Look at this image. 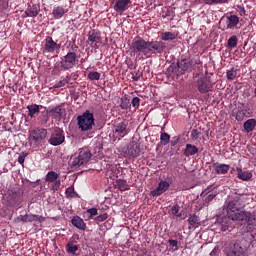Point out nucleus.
Returning <instances> with one entry per match:
<instances>
[{
	"label": "nucleus",
	"mask_w": 256,
	"mask_h": 256,
	"mask_svg": "<svg viewBox=\"0 0 256 256\" xmlns=\"http://www.w3.org/2000/svg\"><path fill=\"white\" fill-rule=\"evenodd\" d=\"M245 201H247L245 195L236 194L225 201L224 209L231 221L253 227L256 225V213L243 210L245 209Z\"/></svg>",
	"instance_id": "f257e3e1"
},
{
	"label": "nucleus",
	"mask_w": 256,
	"mask_h": 256,
	"mask_svg": "<svg viewBox=\"0 0 256 256\" xmlns=\"http://www.w3.org/2000/svg\"><path fill=\"white\" fill-rule=\"evenodd\" d=\"M255 236L251 231L237 236L229 245L227 256H245Z\"/></svg>",
	"instance_id": "f03ea898"
},
{
	"label": "nucleus",
	"mask_w": 256,
	"mask_h": 256,
	"mask_svg": "<svg viewBox=\"0 0 256 256\" xmlns=\"http://www.w3.org/2000/svg\"><path fill=\"white\" fill-rule=\"evenodd\" d=\"M76 121L78 128L84 133L85 131H91L95 127V115L89 110L77 116Z\"/></svg>",
	"instance_id": "7ed1b4c3"
},
{
	"label": "nucleus",
	"mask_w": 256,
	"mask_h": 256,
	"mask_svg": "<svg viewBox=\"0 0 256 256\" xmlns=\"http://www.w3.org/2000/svg\"><path fill=\"white\" fill-rule=\"evenodd\" d=\"M91 157H93V154H91V150H89V148L79 149V152L75 153L71 157L72 167H75L77 169V167L87 165Z\"/></svg>",
	"instance_id": "20e7f679"
},
{
	"label": "nucleus",
	"mask_w": 256,
	"mask_h": 256,
	"mask_svg": "<svg viewBox=\"0 0 256 256\" xmlns=\"http://www.w3.org/2000/svg\"><path fill=\"white\" fill-rule=\"evenodd\" d=\"M130 49L134 55H144L147 57L148 55V41H145V39L141 37H135L132 40V43L130 45Z\"/></svg>",
	"instance_id": "39448f33"
},
{
	"label": "nucleus",
	"mask_w": 256,
	"mask_h": 256,
	"mask_svg": "<svg viewBox=\"0 0 256 256\" xmlns=\"http://www.w3.org/2000/svg\"><path fill=\"white\" fill-rule=\"evenodd\" d=\"M78 61L77 53L68 52L60 61V66L64 71H69V69H73L77 65Z\"/></svg>",
	"instance_id": "423d86ee"
},
{
	"label": "nucleus",
	"mask_w": 256,
	"mask_h": 256,
	"mask_svg": "<svg viewBox=\"0 0 256 256\" xmlns=\"http://www.w3.org/2000/svg\"><path fill=\"white\" fill-rule=\"evenodd\" d=\"M47 137V129L45 128H35L30 131L29 141L31 145H39V143L45 141Z\"/></svg>",
	"instance_id": "0eeeda50"
},
{
	"label": "nucleus",
	"mask_w": 256,
	"mask_h": 256,
	"mask_svg": "<svg viewBox=\"0 0 256 256\" xmlns=\"http://www.w3.org/2000/svg\"><path fill=\"white\" fill-rule=\"evenodd\" d=\"M48 143H50V145H53V147L63 145V143H65V132H63L61 128H56L52 132Z\"/></svg>",
	"instance_id": "6e6552de"
},
{
	"label": "nucleus",
	"mask_w": 256,
	"mask_h": 256,
	"mask_svg": "<svg viewBox=\"0 0 256 256\" xmlns=\"http://www.w3.org/2000/svg\"><path fill=\"white\" fill-rule=\"evenodd\" d=\"M167 49V45L163 41H148V55L161 54Z\"/></svg>",
	"instance_id": "1a4fd4ad"
},
{
	"label": "nucleus",
	"mask_w": 256,
	"mask_h": 256,
	"mask_svg": "<svg viewBox=\"0 0 256 256\" xmlns=\"http://www.w3.org/2000/svg\"><path fill=\"white\" fill-rule=\"evenodd\" d=\"M176 67L178 68V75H185L193 71V60L182 59L177 62Z\"/></svg>",
	"instance_id": "9d476101"
},
{
	"label": "nucleus",
	"mask_w": 256,
	"mask_h": 256,
	"mask_svg": "<svg viewBox=\"0 0 256 256\" xmlns=\"http://www.w3.org/2000/svg\"><path fill=\"white\" fill-rule=\"evenodd\" d=\"M47 115L56 121H61V119L65 117V109H63L62 105H58L56 107L50 108L49 111H47Z\"/></svg>",
	"instance_id": "9b49d317"
},
{
	"label": "nucleus",
	"mask_w": 256,
	"mask_h": 256,
	"mask_svg": "<svg viewBox=\"0 0 256 256\" xmlns=\"http://www.w3.org/2000/svg\"><path fill=\"white\" fill-rule=\"evenodd\" d=\"M112 3L116 13H125L131 7V0H114Z\"/></svg>",
	"instance_id": "f8f14e48"
},
{
	"label": "nucleus",
	"mask_w": 256,
	"mask_h": 256,
	"mask_svg": "<svg viewBox=\"0 0 256 256\" xmlns=\"http://www.w3.org/2000/svg\"><path fill=\"white\" fill-rule=\"evenodd\" d=\"M197 88L199 93H209V91L213 90V84L207 78H200L197 81Z\"/></svg>",
	"instance_id": "ddd939ff"
},
{
	"label": "nucleus",
	"mask_w": 256,
	"mask_h": 256,
	"mask_svg": "<svg viewBox=\"0 0 256 256\" xmlns=\"http://www.w3.org/2000/svg\"><path fill=\"white\" fill-rule=\"evenodd\" d=\"M141 155V146L137 142H132L128 146V150L124 152V157H139Z\"/></svg>",
	"instance_id": "4468645a"
},
{
	"label": "nucleus",
	"mask_w": 256,
	"mask_h": 256,
	"mask_svg": "<svg viewBox=\"0 0 256 256\" xmlns=\"http://www.w3.org/2000/svg\"><path fill=\"white\" fill-rule=\"evenodd\" d=\"M200 196L202 198L203 205L207 207L209 205V202L213 201V199L217 197V192L211 190V187H208L201 193Z\"/></svg>",
	"instance_id": "2eb2a0df"
},
{
	"label": "nucleus",
	"mask_w": 256,
	"mask_h": 256,
	"mask_svg": "<svg viewBox=\"0 0 256 256\" xmlns=\"http://www.w3.org/2000/svg\"><path fill=\"white\" fill-rule=\"evenodd\" d=\"M59 48H60L59 44L53 41V38L51 36L46 37L43 53H55V50Z\"/></svg>",
	"instance_id": "dca6fc26"
},
{
	"label": "nucleus",
	"mask_w": 256,
	"mask_h": 256,
	"mask_svg": "<svg viewBox=\"0 0 256 256\" xmlns=\"http://www.w3.org/2000/svg\"><path fill=\"white\" fill-rule=\"evenodd\" d=\"M170 187L169 182L167 181H160L157 188L151 191L152 197H159V195H163L165 191H167Z\"/></svg>",
	"instance_id": "f3484780"
},
{
	"label": "nucleus",
	"mask_w": 256,
	"mask_h": 256,
	"mask_svg": "<svg viewBox=\"0 0 256 256\" xmlns=\"http://www.w3.org/2000/svg\"><path fill=\"white\" fill-rule=\"evenodd\" d=\"M114 133L119 135L120 137H125V135L129 134V131L127 130V123L121 122L114 126Z\"/></svg>",
	"instance_id": "a211bd4d"
},
{
	"label": "nucleus",
	"mask_w": 256,
	"mask_h": 256,
	"mask_svg": "<svg viewBox=\"0 0 256 256\" xmlns=\"http://www.w3.org/2000/svg\"><path fill=\"white\" fill-rule=\"evenodd\" d=\"M213 167L214 171H216L218 175H227V173H229V169H231V166L227 164H219V162L214 163Z\"/></svg>",
	"instance_id": "6ab92c4d"
},
{
	"label": "nucleus",
	"mask_w": 256,
	"mask_h": 256,
	"mask_svg": "<svg viewBox=\"0 0 256 256\" xmlns=\"http://www.w3.org/2000/svg\"><path fill=\"white\" fill-rule=\"evenodd\" d=\"M88 41L93 45V43H101V32L96 30H91L88 33Z\"/></svg>",
	"instance_id": "aec40b11"
},
{
	"label": "nucleus",
	"mask_w": 256,
	"mask_h": 256,
	"mask_svg": "<svg viewBox=\"0 0 256 256\" xmlns=\"http://www.w3.org/2000/svg\"><path fill=\"white\" fill-rule=\"evenodd\" d=\"M71 223L74 227L80 229V231H85V229H87V225L79 216H74L71 220Z\"/></svg>",
	"instance_id": "412c9836"
},
{
	"label": "nucleus",
	"mask_w": 256,
	"mask_h": 256,
	"mask_svg": "<svg viewBox=\"0 0 256 256\" xmlns=\"http://www.w3.org/2000/svg\"><path fill=\"white\" fill-rule=\"evenodd\" d=\"M28 109V117H31L33 119L35 115H39V111L43 109V106L37 105V104H31L27 106Z\"/></svg>",
	"instance_id": "4be33fe9"
},
{
	"label": "nucleus",
	"mask_w": 256,
	"mask_h": 256,
	"mask_svg": "<svg viewBox=\"0 0 256 256\" xmlns=\"http://www.w3.org/2000/svg\"><path fill=\"white\" fill-rule=\"evenodd\" d=\"M226 25L227 29H235L239 25V17L237 15L227 16Z\"/></svg>",
	"instance_id": "5701e85b"
},
{
	"label": "nucleus",
	"mask_w": 256,
	"mask_h": 256,
	"mask_svg": "<svg viewBox=\"0 0 256 256\" xmlns=\"http://www.w3.org/2000/svg\"><path fill=\"white\" fill-rule=\"evenodd\" d=\"M199 153V148L192 144H187L186 148L184 149L183 155L185 157H192V155H197Z\"/></svg>",
	"instance_id": "b1692460"
},
{
	"label": "nucleus",
	"mask_w": 256,
	"mask_h": 256,
	"mask_svg": "<svg viewBox=\"0 0 256 256\" xmlns=\"http://www.w3.org/2000/svg\"><path fill=\"white\" fill-rule=\"evenodd\" d=\"M19 219L23 223H33V221H41V218L39 216L33 214L20 215Z\"/></svg>",
	"instance_id": "393cba45"
},
{
	"label": "nucleus",
	"mask_w": 256,
	"mask_h": 256,
	"mask_svg": "<svg viewBox=\"0 0 256 256\" xmlns=\"http://www.w3.org/2000/svg\"><path fill=\"white\" fill-rule=\"evenodd\" d=\"M236 171L238 173V179H241L242 181H249L251 177H253V174L249 171H243V169L237 167Z\"/></svg>",
	"instance_id": "a878e982"
},
{
	"label": "nucleus",
	"mask_w": 256,
	"mask_h": 256,
	"mask_svg": "<svg viewBox=\"0 0 256 256\" xmlns=\"http://www.w3.org/2000/svg\"><path fill=\"white\" fill-rule=\"evenodd\" d=\"M10 203L13 207H19L21 203H23V197H21L17 192H12Z\"/></svg>",
	"instance_id": "bb28decb"
},
{
	"label": "nucleus",
	"mask_w": 256,
	"mask_h": 256,
	"mask_svg": "<svg viewBox=\"0 0 256 256\" xmlns=\"http://www.w3.org/2000/svg\"><path fill=\"white\" fill-rule=\"evenodd\" d=\"M25 15L26 17H37L39 15V7L37 5L28 6Z\"/></svg>",
	"instance_id": "cd10ccee"
},
{
	"label": "nucleus",
	"mask_w": 256,
	"mask_h": 256,
	"mask_svg": "<svg viewBox=\"0 0 256 256\" xmlns=\"http://www.w3.org/2000/svg\"><path fill=\"white\" fill-rule=\"evenodd\" d=\"M65 13H67V10H65V8H63V6H57L52 11V15H53L54 19H61V17H63V15H65Z\"/></svg>",
	"instance_id": "c85d7f7f"
},
{
	"label": "nucleus",
	"mask_w": 256,
	"mask_h": 256,
	"mask_svg": "<svg viewBox=\"0 0 256 256\" xmlns=\"http://www.w3.org/2000/svg\"><path fill=\"white\" fill-rule=\"evenodd\" d=\"M229 227H231V218L225 216L220 220V229L221 231H229Z\"/></svg>",
	"instance_id": "c756f323"
},
{
	"label": "nucleus",
	"mask_w": 256,
	"mask_h": 256,
	"mask_svg": "<svg viewBox=\"0 0 256 256\" xmlns=\"http://www.w3.org/2000/svg\"><path fill=\"white\" fill-rule=\"evenodd\" d=\"M244 130L246 131V133H251V131H253L256 127V120L251 118V119H248L244 125Z\"/></svg>",
	"instance_id": "7c9ffc66"
},
{
	"label": "nucleus",
	"mask_w": 256,
	"mask_h": 256,
	"mask_svg": "<svg viewBox=\"0 0 256 256\" xmlns=\"http://www.w3.org/2000/svg\"><path fill=\"white\" fill-rule=\"evenodd\" d=\"M57 179H59V174L55 171H50L45 176L46 183H54Z\"/></svg>",
	"instance_id": "2f4dec72"
},
{
	"label": "nucleus",
	"mask_w": 256,
	"mask_h": 256,
	"mask_svg": "<svg viewBox=\"0 0 256 256\" xmlns=\"http://www.w3.org/2000/svg\"><path fill=\"white\" fill-rule=\"evenodd\" d=\"M189 229H197L199 227V218L197 215H191L188 218Z\"/></svg>",
	"instance_id": "473e14b6"
},
{
	"label": "nucleus",
	"mask_w": 256,
	"mask_h": 256,
	"mask_svg": "<svg viewBox=\"0 0 256 256\" xmlns=\"http://www.w3.org/2000/svg\"><path fill=\"white\" fill-rule=\"evenodd\" d=\"M167 77H173V75L179 76V70L177 68V64H171L166 70Z\"/></svg>",
	"instance_id": "72a5a7b5"
},
{
	"label": "nucleus",
	"mask_w": 256,
	"mask_h": 256,
	"mask_svg": "<svg viewBox=\"0 0 256 256\" xmlns=\"http://www.w3.org/2000/svg\"><path fill=\"white\" fill-rule=\"evenodd\" d=\"M237 43H239V39L237 38V36H231L227 41L228 49H235V47H237Z\"/></svg>",
	"instance_id": "f704fd0d"
},
{
	"label": "nucleus",
	"mask_w": 256,
	"mask_h": 256,
	"mask_svg": "<svg viewBox=\"0 0 256 256\" xmlns=\"http://www.w3.org/2000/svg\"><path fill=\"white\" fill-rule=\"evenodd\" d=\"M177 35H175V33L173 32H163L161 34V39L162 41H173L174 39H176Z\"/></svg>",
	"instance_id": "c9c22d12"
},
{
	"label": "nucleus",
	"mask_w": 256,
	"mask_h": 256,
	"mask_svg": "<svg viewBox=\"0 0 256 256\" xmlns=\"http://www.w3.org/2000/svg\"><path fill=\"white\" fill-rule=\"evenodd\" d=\"M66 251H67V253H70L71 255H75V253H77V251H79V246L74 245L73 242H69L66 245Z\"/></svg>",
	"instance_id": "e433bc0d"
},
{
	"label": "nucleus",
	"mask_w": 256,
	"mask_h": 256,
	"mask_svg": "<svg viewBox=\"0 0 256 256\" xmlns=\"http://www.w3.org/2000/svg\"><path fill=\"white\" fill-rule=\"evenodd\" d=\"M229 0H199V3H205V5H221L227 3Z\"/></svg>",
	"instance_id": "4c0bfd02"
},
{
	"label": "nucleus",
	"mask_w": 256,
	"mask_h": 256,
	"mask_svg": "<svg viewBox=\"0 0 256 256\" xmlns=\"http://www.w3.org/2000/svg\"><path fill=\"white\" fill-rule=\"evenodd\" d=\"M116 183L120 191H129V184H127V181L118 179Z\"/></svg>",
	"instance_id": "58836bf2"
},
{
	"label": "nucleus",
	"mask_w": 256,
	"mask_h": 256,
	"mask_svg": "<svg viewBox=\"0 0 256 256\" xmlns=\"http://www.w3.org/2000/svg\"><path fill=\"white\" fill-rule=\"evenodd\" d=\"M71 81V77L70 76H66L63 80H60L58 83H56L54 85L55 89H59L61 87H65V85L69 84V82Z\"/></svg>",
	"instance_id": "ea45409f"
},
{
	"label": "nucleus",
	"mask_w": 256,
	"mask_h": 256,
	"mask_svg": "<svg viewBox=\"0 0 256 256\" xmlns=\"http://www.w3.org/2000/svg\"><path fill=\"white\" fill-rule=\"evenodd\" d=\"M169 141H171V136L167 132H163L160 136L161 145H169Z\"/></svg>",
	"instance_id": "a19ab883"
},
{
	"label": "nucleus",
	"mask_w": 256,
	"mask_h": 256,
	"mask_svg": "<svg viewBox=\"0 0 256 256\" xmlns=\"http://www.w3.org/2000/svg\"><path fill=\"white\" fill-rule=\"evenodd\" d=\"M226 77L228 81H233L235 77H237V70L235 68H232L226 72Z\"/></svg>",
	"instance_id": "79ce46f5"
},
{
	"label": "nucleus",
	"mask_w": 256,
	"mask_h": 256,
	"mask_svg": "<svg viewBox=\"0 0 256 256\" xmlns=\"http://www.w3.org/2000/svg\"><path fill=\"white\" fill-rule=\"evenodd\" d=\"M88 79H90V81H99V79H101V73H99V72H90L88 74Z\"/></svg>",
	"instance_id": "37998d69"
},
{
	"label": "nucleus",
	"mask_w": 256,
	"mask_h": 256,
	"mask_svg": "<svg viewBox=\"0 0 256 256\" xmlns=\"http://www.w3.org/2000/svg\"><path fill=\"white\" fill-rule=\"evenodd\" d=\"M109 217V215H107V213H103L100 214L99 216H97L94 221H96V223H103V221H107V218Z\"/></svg>",
	"instance_id": "c03bdc74"
},
{
	"label": "nucleus",
	"mask_w": 256,
	"mask_h": 256,
	"mask_svg": "<svg viewBox=\"0 0 256 256\" xmlns=\"http://www.w3.org/2000/svg\"><path fill=\"white\" fill-rule=\"evenodd\" d=\"M65 194L68 199H73V197H75V190L73 188L69 187L66 189Z\"/></svg>",
	"instance_id": "a18cd8bd"
},
{
	"label": "nucleus",
	"mask_w": 256,
	"mask_h": 256,
	"mask_svg": "<svg viewBox=\"0 0 256 256\" xmlns=\"http://www.w3.org/2000/svg\"><path fill=\"white\" fill-rule=\"evenodd\" d=\"M140 103L141 99L139 97H134L131 101L132 107H134V109H139Z\"/></svg>",
	"instance_id": "49530a36"
},
{
	"label": "nucleus",
	"mask_w": 256,
	"mask_h": 256,
	"mask_svg": "<svg viewBox=\"0 0 256 256\" xmlns=\"http://www.w3.org/2000/svg\"><path fill=\"white\" fill-rule=\"evenodd\" d=\"M162 17L165 19L167 17H171V13H173V10H171L170 8L165 7L162 11Z\"/></svg>",
	"instance_id": "de8ad7c7"
},
{
	"label": "nucleus",
	"mask_w": 256,
	"mask_h": 256,
	"mask_svg": "<svg viewBox=\"0 0 256 256\" xmlns=\"http://www.w3.org/2000/svg\"><path fill=\"white\" fill-rule=\"evenodd\" d=\"M59 187H61V180H55L52 182V191H59Z\"/></svg>",
	"instance_id": "09e8293b"
},
{
	"label": "nucleus",
	"mask_w": 256,
	"mask_h": 256,
	"mask_svg": "<svg viewBox=\"0 0 256 256\" xmlns=\"http://www.w3.org/2000/svg\"><path fill=\"white\" fill-rule=\"evenodd\" d=\"M86 213L89 215V217H95V215H98L97 208H90L86 211Z\"/></svg>",
	"instance_id": "8fccbe9b"
},
{
	"label": "nucleus",
	"mask_w": 256,
	"mask_h": 256,
	"mask_svg": "<svg viewBox=\"0 0 256 256\" xmlns=\"http://www.w3.org/2000/svg\"><path fill=\"white\" fill-rule=\"evenodd\" d=\"M39 120L43 125L47 124V122L49 121V114H47L46 112L45 115L39 116Z\"/></svg>",
	"instance_id": "3c124183"
},
{
	"label": "nucleus",
	"mask_w": 256,
	"mask_h": 256,
	"mask_svg": "<svg viewBox=\"0 0 256 256\" xmlns=\"http://www.w3.org/2000/svg\"><path fill=\"white\" fill-rule=\"evenodd\" d=\"M171 211H172V215H176L177 217H181V215L178 214L179 213V205H177V204L174 205L172 207Z\"/></svg>",
	"instance_id": "603ef678"
},
{
	"label": "nucleus",
	"mask_w": 256,
	"mask_h": 256,
	"mask_svg": "<svg viewBox=\"0 0 256 256\" xmlns=\"http://www.w3.org/2000/svg\"><path fill=\"white\" fill-rule=\"evenodd\" d=\"M243 117H245L244 111H238L236 113V121H243Z\"/></svg>",
	"instance_id": "864d4df0"
},
{
	"label": "nucleus",
	"mask_w": 256,
	"mask_h": 256,
	"mask_svg": "<svg viewBox=\"0 0 256 256\" xmlns=\"http://www.w3.org/2000/svg\"><path fill=\"white\" fill-rule=\"evenodd\" d=\"M168 243H169V245H171V247H176V250L178 249V243H179V242H177V240H172V239H170V240L168 241Z\"/></svg>",
	"instance_id": "5fc2aeb1"
},
{
	"label": "nucleus",
	"mask_w": 256,
	"mask_h": 256,
	"mask_svg": "<svg viewBox=\"0 0 256 256\" xmlns=\"http://www.w3.org/2000/svg\"><path fill=\"white\" fill-rule=\"evenodd\" d=\"M191 135L193 139H197L199 137V131L197 129H193Z\"/></svg>",
	"instance_id": "6e6d98bb"
},
{
	"label": "nucleus",
	"mask_w": 256,
	"mask_h": 256,
	"mask_svg": "<svg viewBox=\"0 0 256 256\" xmlns=\"http://www.w3.org/2000/svg\"><path fill=\"white\" fill-rule=\"evenodd\" d=\"M18 163H20V165H23V163H25V156H19Z\"/></svg>",
	"instance_id": "4d7b16f0"
},
{
	"label": "nucleus",
	"mask_w": 256,
	"mask_h": 256,
	"mask_svg": "<svg viewBox=\"0 0 256 256\" xmlns=\"http://www.w3.org/2000/svg\"><path fill=\"white\" fill-rule=\"evenodd\" d=\"M133 81H139V79H141V74H135L132 77Z\"/></svg>",
	"instance_id": "13d9d810"
},
{
	"label": "nucleus",
	"mask_w": 256,
	"mask_h": 256,
	"mask_svg": "<svg viewBox=\"0 0 256 256\" xmlns=\"http://www.w3.org/2000/svg\"><path fill=\"white\" fill-rule=\"evenodd\" d=\"M215 253V249L210 253V255H213Z\"/></svg>",
	"instance_id": "bf43d9fd"
},
{
	"label": "nucleus",
	"mask_w": 256,
	"mask_h": 256,
	"mask_svg": "<svg viewBox=\"0 0 256 256\" xmlns=\"http://www.w3.org/2000/svg\"><path fill=\"white\" fill-rule=\"evenodd\" d=\"M122 109H125V107L123 105H121Z\"/></svg>",
	"instance_id": "052dcab7"
},
{
	"label": "nucleus",
	"mask_w": 256,
	"mask_h": 256,
	"mask_svg": "<svg viewBox=\"0 0 256 256\" xmlns=\"http://www.w3.org/2000/svg\"><path fill=\"white\" fill-rule=\"evenodd\" d=\"M1 1H3V0H0V5H1Z\"/></svg>",
	"instance_id": "680f3d73"
}]
</instances>
